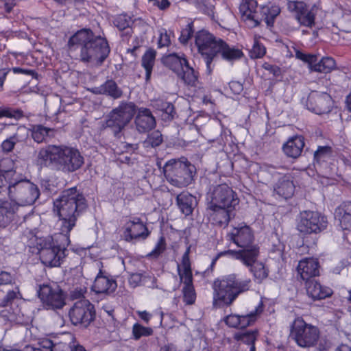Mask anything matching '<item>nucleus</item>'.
I'll list each match as a JSON object with an SVG mask.
<instances>
[{
  "label": "nucleus",
  "instance_id": "1",
  "mask_svg": "<svg viewBox=\"0 0 351 351\" xmlns=\"http://www.w3.org/2000/svg\"><path fill=\"white\" fill-rule=\"evenodd\" d=\"M61 222L60 232L37 238L36 245L41 263L48 267H58L67 256L70 232L88 207L86 199L77 187L64 190L54 202Z\"/></svg>",
  "mask_w": 351,
  "mask_h": 351
},
{
  "label": "nucleus",
  "instance_id": "2",
  "mask_svg": "<svg viewBox=\"0 0 351 351\" xmlns=\"http://www.w3.org/2000/svg\"><path fill=\"white\" fill-rule=\"evenodd\" d=\"M69 50L80 48V61L101 66L110 53L108 40L105 36L96 35L90 28H82L72 35L67 43Z\"/></svg>",
  "mask_w": 351,
  "mask_h": 351
},
{
  "label": "nucleus",
  "instance_id": "3",
  "mask_svg": "<svg viewBox=\"0 0 351 351\" xmlns=\"http://www.w3.org/2000/svg\"><path fill=\"white\" fill-rule=\"evenodd\" d=\"M36 161L40 167L66 173L76 171L84 164V158L80 152L66 145H48L40 149Z\"/></svg>",
  "mask_w": 351,
  "mask_h": 351
},
{
  "label": "nucleus",
  "instance_id": "4",
  "mask_svg": "<svg viewBox=\"0 0 351 351\" xmlns=\"http://www.w3.org/2000/svg\"><path fill=\"white\" fill-rule=\"evenodd\" d=\"M252 280L230 274L214 280L213 306L216 308L230 306L237 298L250 289Z\"/></svg>",
  "mask_w": 351,
  "mask_h": 351
},
{
  "label": "nucleus",
  "instance_id": "5",
  "mask_svg": "<svg viewBox=\"0 0 351 351\" xmlns=\"http://www.w3.org/2000/svg\"><path fill=\"white\" fill-rule=\"evenodd\" d=\"M163 173L169 184L182 188L188 186L195 181L197 169L187 158L182 157L166 162Z\"/></svg>",
  "mask_w": 351,
  "mask_h": 351
},
{
  "label": "nucleus",
  "instance_id": "6",
  "mask_svg": "<svg viewBox=\"0 0 351 351\" xmlns=\"http://www.w3.org/2000/svg\"><path fill=\"white\" fill-rule=\"evenodd\" d=\"M195 46L206 66V73L210 75L215 67L217 52L221 38L206 29H201L194 34Z\"/></svg>",
  "mask_w": 351,
  "mask_h": 351
},
{
  "label": "nucleus",
  "instance_id": "7",
  "mask_svg": "<svg viewBox=\"0 0 351 351\" xmlns=\"http://www.w3.org/2000/svg\"><path fill=\"white\" fill-rule=\"evenodd\" d=\"M135 113L136 105L134 103L122 102L108 114L106 127L112 131L115 137L120 138L122 131L134 118Z\"/></svg>",
  "mask_w": 351,
  "mask_h": 351
},
{
  "label": "nucleus",
  "instance_id": "8",
  "mask_svg": "<svg viewBox=\"0 0 351 351\" xmlns=\"http://www.w3.org/2000/svg\"><path fill=\"white\" fill-rule=\"evenodd\" d=\"M40 195L38 186L26 178L19 175L14 184L9 188V197L16 205L34 204Z\"/></svg>",
  "mask_w": 351,
  "mask_h": 351
},
{
  "label": "nucleus",
  "instance_id": "9",
  "mask_svg": "<svg viewBox=\"0 0 351 351\" xmlns=\"http://www.w3.org/2000/svg\"><path fill=\"white\" fill-rule=\"evenodd\" d=\"M290 337L300 347H312L319 338V330L317 327L306 323L302 317H297L291 325Z\"/></svg>",
  "mask_w": 351,
  "mask_h": 351
},
{
  "label": "nucleus",
  "instance_id": "10",
  "mask_svg": "<svg viewBox=\"0 0 351 351\" xmlns=\"http://www.w3.org/2000/svg\"><path fill=\"white\" fill-rule=\"evenodd\" d=\"M327 217L317 211L300 212L297 219L296 229L303 235L317 234L328 227Z\"/></svg>",
  "mask_w": 351,
  "mask_h": 351
},
{
  "label": "nucleus",
  "instance_id": "11",
  "mask_svg": "<svg viewBox=\"0 0 351 351\" xmlns=\"http://www.w3.org/2000/svg\"><path fill=\"white\" fill-rule=\"evenodd\" d=\"M69 317L73 325L87 328L96 318L95 306L88 300H80L70 308Z\"/></svg>",
  "mask_w": 351,
  "mask_h": 351
},
{
  "label": "nucleus",
  "instance_id": "12",
  "mask_svg": "<svg viewBox=\"0 0 351 351\" xmlns=\"http://www.w3.org/2000/svg\"><path fill=\"white\" fill-rule=\"evenodd\" d=\"M207 204L235 208L239 204L237 194L226 184L210 187L207 193Z\"/></svg>",
  "mask_w": 351,
  "mask_h": 351
},
{
  "label": "nucleus",
  "instance_id": "13",
  "mask_svg": "<svg viewBox=\"0 0 351 351\" xmlns=\"http://www.w3.org/2000/svg\"><path fill=\"white\" fill-rule=\"evenodd\" d=\"M236 254L237 260L241 261L243 265L250 267V271L256 283H262L268 277L269 269L262 262L256 261L259 255V250H257V248L254 247L245 253L237 252Z\"/></svg>",
  "mask_w": 351,
  "mask_h": 351
},
{
  "label": "nucleus",
  "instance_id": "14",
  "mask_svg": "<svg viewBox=\"0 0 351 351\" xmlns=\"http://www.w3.org/2000/svg\"><path fill=\"white\" fill-rule=\"evenodd\" d=\"M307 108L317 114L329 113L333 106L332 97L326 92L312 90L306 99Z\"/></svg>",
  "mask_w": 351,
  "mask_h": 351
},
{
  "label": "nucleus",
  "instance_id": "15",
  "mask_svg": "<svg viewBox=\"0 0 351 351\" xmlns=\"http://www.w3.org/2000/svg\"><path fill=\"white\" fill-rule=\"evenodd\" d=\"M230 240L232 241L241 250H233L234 252H247L254 247L259 250V247L254 244V237L251 228L247 226L234 228L229 234Z\"/></svg>",
  "mask_w": 351,
  "mask_h": 351
},
{
  "label": "nucleus",
  "instance_id": "16",
  "mask_svg": "<svg viewBox=\"0 0 351 351\" xmlns=\"http://www.w3.org/2000/svg\"><path fill=\"white\" fill-rule=\"evenodd\" d=\"M38 295L43 304L52 309H60L66 304L63 291L58 286L52 288L48 285H40Z\"/></svg>",
  "mask_w": 351,
  "mask_h": 351
},
{
  "label": "nucleus",
  "instance_id": "17",
  "mask_svg": "<svg viewBox=\"0 0 351 351\" xmlns=\"http://www.w3.org/2000/svg\"><path fill=\"white\" fill-rule=\"evenodd\" d=\"M287 9L294 13L295 19L300 25L312 27L315 25V14L313 9L308 10L307 5L300 1H289Z\"/></svg>",
  "mask_w": 351,
  "mask_h": 351
},
{
  "label": "nucleus",
  "instance_id": "18",
  "mask_svg": "<svg viewBox=\"0 0 351 351\" xmlns=\"http://www.w3.org/2000/svg\"><path fill=\"white\" fill-rule=\"evenodd\" d=\"M99 264L101 267L95 278L91 290L97 295H111L117 288V281L102 269V263Z\"/></svg>",
  "mask_w": 351,
  "mask_h": 351
},
{
  "label": "nucleus",
  "instance_id": "19",
  "mask_svg": "<svg viewBox=\"0 0 351 351\" xmlns=\"http://www.w3.org/2000/svg\"><path fill=\"white\" fill-rule=\"evenodd\" d=\"M332 149L330 146H318L313 154V165L315 169L327 177L331 175L330 164L332 160Z\"/></svg>",
  "mask_w": 351,
  "mask_h": 351
},
{
  "label": "nucleus",
  "instance_id": "20",
  "mask_svg": "<svg viewBox=\"0 0 351 351\" xmlns=\"http://www.w3.org/2000/svg\"><path fill=\"white\" fill-rule=\"evenodd\" d=\"M235 208H227L225 206L208 205L206 207L207 215L209 221L215 226L226 227L232 218L234 217L233 213Z\"/></svg>",
  "mask_w": 351,
  "mask_h": 351
},
{
  "label": "nucleus",
  "instance_id": "21",
  "mask_svg": "<svg viewBox=\"0 0 351 351\" xmlns=\"http://www.w3.org/2000/svg\"><path fill=\"white\" fill-rule=\"evenodd\" d=\"M134 117L135 129L140 134L147 133L156 125L155 117L149 108L144 107L136 108V113Z\"/></svg>",
  "mask_w": 351,
  "mask_h": 351
},
{
  "label": "nucleus",
  "instance_id": "22",
  "mask_svg": "<svg viewBox=\"0 0 351 351\" xmlns=\"http://www.w3.org/2000/svg\"><path fill=\"white\" fill-rule=\"evenodd\" d=\"M149 234L148 228L138 217H135L125 224L122 237L125 241L132 242L134 240L145 239Z\"/></svg>",
  "mask_w": 351,
  "mask_h": 351
},
{
  "label": "nucleus",
  "instance_id": "23",
  "mask_svg": "<svg viewBox=\"0 0 351 351\" xmlns=\"http://www.w3.org/2000/svg\"><path fill=\"white\" fill-rule=\"evenodd\" d=\"M256 1L247 2L240 7L241 17L246 25L254 28L261 25L262 21H264L263 6L258 11L254 9V5H256Z\"/></svg>",
  "mask_w": 351,
  "mask_h": 351
},
{
  "label": "nucleus",
  "instance_id": "24",
  "mask_svg": "<svg viewBox=\"0 0 351 351\" xmlns=\"http://www.w3.org/2000/svg\"><path fill=\"white\" fill-rule=\"evenodd\" d=\"M297 270L302 280L308 281L319 276V262L317 258H304L299 261Z\"/></svg>",
  "mask_w": 351,
  "mask_h": 351
},
{
  "label": "nucleus",
  "instance_id": "25",
  "mask_svg": "<svg viewBox=\"0 0 351 351\" xmlns=\"http://www.w3.org/2000/svg\"><path fill=\"white\" fill-rule=\"evenodd\" d=\"M304 137L302 135H295L290 137L282 145L285 154L293 159L298 158L303 152L305 146Z\"/></svg>",
  "mask_w": 351,
  "mask_h": 351
},
{
  "label": "nucleus",
  "instance_id": "26",
  "mask_svg": "<svg viewBox=\"0 0 351 351\" xmlns=\"http://www.w3.org/2000/svg\"><path fill=\"white\" fill-rule=\"evenodd\" d=\"M307 294L313 300H324L332 295V290L326 286H322L315 278L305 282Z\"/></svg>",
  "mask_w": 351,
  "mask_h": 351
},
{
  "label": "nucleus",
  "instance_id": "27",
  "mask_svg": "<svg viewBox=\"0 0 351 351\" xmlns=\"http://www.w3.org/2000/svg\"><path fill=\"white\" fill-rule=\"evenodd\" d=\"M27 136L28 130L27 128L24 126L19 127L16 132L3 141L0 145L1 152L4 154H8L14 150L17 143L24 142Z\"/></svg>",
  "mask_w": 351,
  "mask_h": 351
},
{
  "label": "nucleus",
  "instance_id": "28",
  "mask_svg": "<svg viewBox=\"0 0 351 351\" xmlns=\"http://www.w3.org/2000/svg\"><path fill=\"white\" fill-rule=\"evenodd\" d=\"M244 56L241 49L234 45H230L221 38L217 52V58L220 57L228 62H233L240 60Z\"/></svg>",
  "mask_w": 351,
  "mask_h": 351
},
{
  "label": "nucleus",
  "instance_id": "29",
  "mask_svg": "<svg viewBox=\"0 0 351 351\" xmlns=\"http://www.w3.org/2000/svg\"><path fill=\"white\" fill-rule=\"evenodd\" d=\"M274 192L279 196L288 199L293 196L295 185L289 173L283 174L274 185Z\"/></svg>",
  "mask_w": 351,
  "mask_h": 351
},
{
  "label": "nucleus",
  "instance_id": "30",
  "mask_svg": "<svg viewBox=\"0 0 351 351\" xmlns=\"http://www.w3.org/2000/svg\"><path fill=\"white\" fill-rule=\"evenodd\" d=\"M161 62L177 75L184 68L188 60L184 53H171L163 55L161 58Z\"/></svg>",
  "mask_w": 351,
  "mask_h": 351
},
{
  "label": "nucleus",
  "instance_id": "31",
  "mask_svg": "<svg viewBox=\"0 0 351 351\" xmlns=\"http://www.w3.org/2000/svg\"><path fill=\"white\" fill-rule=\"evenodd\" d=\"M92 92L96 95H104L113 99H117L123 96V90L113 80H107L98 87L93 88Z\"/></svg>",
  "mask_w": 351,
  "mask_h": 351
},
{
  "label": "nucleus",
  "instance_id": "32",
  "mask_svg": "<svg viewBox=\"0 0 351 351\" xmlns=\"http://www.w3.org/2000/svg\"><path fill=\"white\" fill-rule=\"evenodd\" d=\"M176 204L182 213L189 216L192 214L194 208L197 206V200L195 196L183 191L177 195Z\"/></svg>",
  "mask_w": 351,
  "mask_h": 351
},
{
  "label": "nucleus",
  "instance_id": "33",
  "mask_svg": "<svg viewBox=\"0 0 351 351\" xmlns=\"http://www.w3.org/2000/svg\"><path fill=\"white\" fill-rule=\"evenodd\" d=\"M18 206L8 200H0V228H5L14 219Z\"/></svg>",
  "mask_w": 351,
  "mask_h": 351
},
{
  "label": "nucleus",
  "instance_id": "34",
  "mask_svg": "<svg viewBox=\"0 0 351 351\" xmlns=\"http://www.w3.org/2000/svg\"><path fill=\"white\" fill-rule=\"evenodd\" d=\"M152 106L160 112V117L164 121H171L177 117L175 106L171 102L163 99H156L152 101Z\"/></svg>",
  "mask_w": 351,
  "mask_h": 351
},
{
  "label": "nucleus",
  "instance_id": "35",
  "mask_svg": "<svg viewBox=\"0 0 351 351\" xmlns=\"http://www.w3.org/2000/svg\"><path fill=\"white\" fill-rule=\"evenodd\" d=\"M340 226L344 230L351 231V202H343L335 211Z\"/></svg>",
  "mask_w": 351,
  "mask_h": 351
},
{
  "label": "nucleus",
  "instance_id": "36",
  "mask_svg": "<svg viewBox=\"0 0 351 351\" xmlns=\"http://www.w3.org/2000/svg\"><path fill=\"white\" fill-rule=\"evenodd\" d=\"M20 174L13 169H0V193L7 192L9 195V188L14 184Z\"/></svg>",
  "mask_w": 351,
  "mask_h": 351
},
{
  "label": "nucleus",
  "instance_id": "37",
  "mask_svg": "<svg viewBox=\"0 0 351 351\" xmlns=\"http://www.w3.org/2000/svg\"><path fill=\"white\" fill-rule=\"evenodd\" d=\"M31 136L38 143L46 142L47 138L54 136L55 130L41 124L32 125L30 129Z\"/></svg>",
  "mask_w": 351,
  "mask_h": 351
},
{
  "label": "nucleus",
  "instance_id": "38",
  "mask_svg": "<svg viewBox=\"0 0 351 351\" xmlns=\"http://www.w3.org/2000/svg\"><path fill=\"white\" fill-rule=\"evenodd\" d=\"M156 55L157 52L154 49L149 48L142 56L141 66L145 70L146 82L150 80Z\"/></svg>",
  "mask_w": 351,
  "mask_h": 351
},
{
  "label": "nucleus",
  "instance_id": "39",
  "mask_svg": "<svg viewBox=\"0 0 351 351\" xmlns=\"http://www.w3.org/2000/svg\"><path fill=\"white\" fill-rule=\"evenodd\" d=\"M129 282L134 287L143 285L152 289L158 288L156 278L151 275L145 276L142 274L134 273L131 274Z\"/></svg>",
  "mask_w": 351,
  "mask_h": 351
},
{
  "label": "nucleus",
  "instance_id": "40",
  "mask_svg": "<svg viewBox=\"0 0 351 351\" xmlns=\"http://www.w3.org/2000/svg\"><path fill=\"white\" fill-rule=\"evenodd\" d=\"M177 76L180 78L185 84L190 86H196L198 80V73L190 66L189 62L184 65Z\"/></svg>",
  "mask_w": 351,
  "mask_h": 351
},
{
  "label": "nucleus",
  "instance_id": "41",
  "mask_svg": "<svg viewBox=\"0 0 351 351\" xmlns=\"http://www.w3.org/2000/svg\"><path fill=\"white\" fill-rule=\"evenodd\" d=\"M336 67L335 60L331 57H323L313 64L311 71L323 73H330Z\"/></svg>",
  "mask_w": 351,
  "mask_h": 351
},
{
  "label": "nucleus",
  "instance_id": "42",
  "mask_svg": "<svg viewBox=\"0 0 351 351\" xmlns=\"http://www.w3.org/2000/svg\"><path fill=\"white\" fill-rule=\"evenodd\" d=\"M263 311V302H260L256 308L246 315H239L241 320L239 323L240 328H245L247 326L252 325L256 320L258 314L261 313Z\"/></svg>",
  "mask_w": 351,
  "mask_h": 351
},
{
  "label": "nucleus",
  "instance_id": "43",
  "mask_svg": "<svg viewBox=\"0 0 351 351\" xmlns=\"http://www.w3.org/2000/svg\"><path fill=\"white\" fill-rule=\"evenodd\" d=\"M113 23L120 31L126 30L125 36H131L132 34L131 25L133 22L130 16L127 14H119L114 18Z\"/></svg>",
  "mask_w": 351,
  "mask_h": 351
},
{
  "label": "nucleus",
  "instance_id": "44",
  "mask_svg": "<svg viewBox=\"0 0 351 351\" xmlns=\"http://www.w3.org/2000/svg\"><path fill=\"white\" fill-rule=\"evenodd\" d=\"M258 335V330L256 329L236 332L234 335V339L237 341H241L245 344L250 346L251 348L252 346H255Z\"/></svg>",
  "mask_w": 351,
  "mask_h": 351
},
{
  "label": "nucleus",
  "instance_id": "45",
  "mask_svg": "<svg viewBox=\"0 0 351 351\" xmlns=\"http://www.w3.org/2000/svg\"><path fill=\"white\" fill-rule=\"evenodd\" d=\"M280 13V8L278 5L263 6L264 21L269 27L274 26L276 17Z\"/></svg>",
  "mask_w": 351,
  "mask_h": 351
},
{
  "label": "nucleus",
  "instance_id": "46",
  "mask_svg": "<svg viewBox=\"0 0 351 351\" xmlns=\"http://www.w3.org/2000/svg\"><path fill=\"white\" fill-rule=\"evenodd\" d=\"M3 117L18 121L25 117V113L21 108H12L10 106H1L0 119Z\"/></svg>",
  "mask_w": 351,
  "mask_h": 351
},
{
  "label": "nucleus",
  "instance_id": "47",
  "mask_svg": "<svg viewBox=\"0 0 351 351\" xmlns=\"http://www.w3.org/2000/svg\"><path fill=\"white\" fill-rule=\"evenodd\" d=\"M163 136L159 130H154L149 133L143 142L145 148H156L163 143Z\"/></svg>",
  "mask_w": 351,
  "mask_h": 351
},
{
  "label": "nucleus",
  "instance_id": "48",
  "mask_svg": "<svg viewBox=\"0 0 351 351\" xmlns=\"http://www.w3.org/2000/svg\"><path fill=\"white\" fill-rule=\"evenodd\" d=\"M167 248L166 240L164 236H161L157 241L154 248L146 256L147 258L157 259Z\"/></svg>",
  "mask_w": 351,
  "mask_h": 351
},
{
  "label": "nucleus",
  "instance_id": "49",
  "mask_svg": "<svg viewBox=\"0 0 351 351\" xmlns=\"http://www.w3.org/2000/svg\"><path fill=\"white\" fill-rule=\"evenodd\" d=\"M153 329L145 327L140 324H135L132 328V334L135 339H139L142 337H149L153 334Z\"/></svg>",
  "mask_w": 351,
  "mask_h": 351
},
{
  "label": "nucleus",
  "instance_id": "50",
  "mask_svg": "<svg viewBox=\"0 0 351 351\" xmlns=\"http://www.w3.org/2000/svg\"><path fill=\"white\" fill-rule=\"evenodd\" d=\"M178 276L181 281L183 282L184 286L193 285V274L191 268L180 269V265H178Z\"/></svg>",
  "mask_w": 351,
  "mask_h": 351
},
{
  "label": "nucleus",
  "instance_id": "51",
  "mask_svg": "<svg viewBox=\"0 0 351 351\" xmlns=\"http://www.w3.org/2000/svg\"><path fill=\"white\" fill-rule=\"evenodd\" d=\"M183 301L187 305H191L195 303L196 299V293L194 286H184L182 289Z\"/></svg>",
  "mask_w": 351,
  "mask_h": 351
},
{
  "label": "nucleus",
  "instance_id": "52",
  "mask_svg": "<svg viewBox=\"0 0 351 351\" xmlns=\"http://www.w3.org/2000/svg\"><path fill=\"white\" fill-rule=\"evenodd\" d=\"M266 49L258 40H254L252 48L250 51V56L252 58H261L265 56Z\"/></svg>",
  "mask_w": 351,
  "mask_h": 351
},
{
  "label": "nucleus",
  "instance_id": "53",
  "mask_svg": "<svg viewBox=\"0 0 351 351\" xmlns=\"http://www.w3.org/2000/svg\"><path fill=\"white\" fill-rule=\"evenodd\" d=\"M194 32L193 22H190L186 25V27L181 31V34L179 38L180 43L184 45L187 44L189 40L193 37Z\"/></svg>",
  "mask_w": 351,
  "mask_h": 351
},
{
  "label": "nucleus",
  "instance_id": "54",
  "mask_svg": "<svg viewBox=\"0 0 351 351\" xmlns=\"http://www.w3.org/2000/svg\"><path fill=\"white\" fill-rule=\"evenodd\" d=\"M295 57L297 59L300 60L305 63H307L310 70L312 67L313 64L317 61L318 58L317 55L311 53H304L300 50H297L295 51Z\"/></svg>",
  "mask_w": 351,
  "mask_h": 351
},
{
  "label": "nucleus",
  "instance_id": "55",
  "mask_svg": "<svg viewBox=\"0 0 351 351\" xmlns=\"http://www.w3.org/2000/svg\"><path fill=\"white\" fill-rule=\"evenodd\" d=\"M262 68L269 71V73L272 74L274 77H278L282 74L281 69L276 64L264 62L262 65Z\"/></svg>",
  "mask_w": 351,
  "mask_h": 351
},
{
  "label": "nucleus",
  "instance_id": "56",
  "mask_svg": "<svg viewBox=\"0 0 351 351\" xmlns=\"http://www.w3.org/2000/svg\"><path fill=\"white\" fill-rule=\"evenodd\" d=\"M224 322L229 327L239 328V315H229L225 317Z\"/></svg>",
  "mask_w": 351,
  "mask_h": 351
},
{
  "label": "nucleus",
  "instance_id": "57",
  "mask_svg": "<svg viewBox=\"0 0 351 351\" xmlns=\"http://www.w3.org/2000/svg\"><path fill=\"white\" fill-rule=\"evenodd\" d=\"M16 298V293L14 291H9L0 302V308L8 306Z\"/></svg>",
  "mask_w": 351,
  "mask_h": 351
},
{
  "label": "nucleus",
  "instance_id": "58",
  "mask_svg": "<svg viewBox=\"0 0 351 351\" xmlns=\"http://www.w3.org/2000/svg\"><path fill=\"white\" fill-rule=\"evenodd\" d=\"M171 44L170 36L167 34V31L161 32L160 34V36L158 40V47L162 48L165 47H168Z\"/></svg>",
  "mask_w": 351,
  "mask_h": 351
},
{
  "label": "nucleus",
  "instance_id": "59",
  "mask_svg": "<svg viewBox=\"0 0 351 351\" xmlns=\"http://www.w3.org/2000/svg\"><path fill=\"white\" fill-rule=\"evenodd\" d=\"M236 253L237 252H233V250H228L218 253L212 260V262L210 265V270L212 271L213 269V267H215L216 262L221 256L229 255L231 257L237 259Z\"/></svg>",
  "mask_w": 351,
  "mask_h": 351
},
{
  "label": "nucleus",
  "instance_id": "60",
  "mask_svg": "<svg viewBox=\"0 0 351 351\" xmlns=\"http://www.w3.org/2000/svg\"><path fill=\"white\" fill-rule=\"evenodd\" d=\"M14 282L13 276L5 271H0V285H10Z\"/></svg>",
  "mask_w": 351,
  "mask_h": 351
},
{
  "label": "nucleus",
  "instance_id": "61",
  "mask_svg": "<svg viewBox=\"0 0 351 351\" xmlns=\"http://www.w3.org/2000/svg\"><path fill=\"white\" fill-rule=\"evenodd\" d=\"M229 87L234 95H240L243 90V85L239 81H231Z\"/></svg>",
  "mask_w": 351,
  "mask_h": 351
},
{
  "label": "nucleus",
  "instance_id": "62",
  "mask_svg": "<svg viewBox=\"0 0 351 351\" xmlns=\"http://www.w3.org/2000/svg\"><path fill=\"white\" fill-rule=\"evenodd\" d=\"M55 343L49 339H44L39 342V348L44 351H53Z\"/></svg>",
  "mask_w": 351,
  "mask_h": 351
},
{
  "label": "nucleus",
  "instance_id": "63",
  "mask_svg": "<svg viewBox=\"0 0 351 351\" xmlns=\"http://www.w3.org/2000/svg\"><path fill=\"white\" fill-rule=\"evenodd\" d=\"M149 1L153 2V5L157 6L161 10H165L171 5L169 0H149Z\"/></svg>",
  "mask_w": 351,
  "mask_h": 351
},
{
  "label": "nucleus",
  "instance_id": "64",
  "mask_svg": "<svg viewBox=\"0 0 351 351\" xmlns=\"http://www.w3.org/2000/svg\"><path fill=\"white\" fill-rule=\"evenodd\" d=\"M72 346L65 342L55 343L53 351H71Z\"/></svg>",
  "mask_w": 351,
  "mask_h": 351
}]
</instances>
